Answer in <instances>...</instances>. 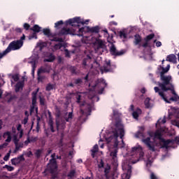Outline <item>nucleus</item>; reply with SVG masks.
I'll return each instance as SVG.
<instances>
[{
    "instance_id": "obj_1",
    "label": "nucleus",
    "mask_w": 179,
    "mask_h": 179,
    "mask_svg": "<svg viewBox=\"0 0 179 179\" xmlns=\"http://www.w3.org/2000/svg\"><path fill=\"white\" fill-rule=\"evenodd\" d=\"M162 71L160 72L161 80L162 83H155V85H158V87H155L154 90L155 93H158L160 97L166 103H171L170 101H175L179 105V96L177 95L174 90V85H173V78L171 76H164V73H167L170 71V64H167L166 67H161ZM179 108H171L169 110V119H171V117H178Z\"/></svg>"
},
{
    "instance_id": "obj_2",
    "label": "nucleus",
    "mask_w": 179,
    "mask_h": 179,
    "mask_svg": "<svg viewBox=\"0 0 179 179\" xmlns=\"http://www.w3.org/2000/svg\"><path fill=\"white\" fill-rule=\"evenodd\" d=\"M125 135V131L124 130V125L121 122H118L115 125L114 129L110 133H106V134H102L103 138H101L99 141V145H101V149L104 148V145L101 142H107L109 145L110 149L113 148V152H110V157L112 159V163L114 166H118V157H117V153H118V148L120 149L125 148V143H124V136Z\"/></svg>"
},
{
    "instance_id": "obj_3",
    "label": "nucleus",
    "mask_w": 179,
    "mask_h": 179,
    "mask_svg": "<svg viewBox=\"0 0 179 179\" xmlns=\"http://www.w3.org/2000/svg\"><path fill=\"white\" fill-rule=\"evenodd\" d=\"M90 20H83L80 19L79 17H76L73 19H70L67 21H66V25L68 26V24H70V26H72L73 27L76 26L75 29H70L66 28H62L59 34L62 36L66 35V34H73V36H83V33H86V31H97V28H92L85 26L83 27L80 28L79 24H87L89 23Z\"/></svg>"
},
{
    "instance_id": "obj_4",
    "label": "nucleus",
    "mask_w": 179,
    "mask_h": 179,
    "mask_svg": "<svg viewBox=\"0 0 179 179\" xmlns=\"http://www.w3.org/2000/svg\"><path fill=\"white\" fill-rule=\"evenodd\" d=\"M163 132H167V129H160L159 130H157L155 133L154 139H158V142L159 143H157L155 146L157 148H166V149H169V148H171L173 143H179V138L176 137L175 138V141L173 140H167L165 141L164 139L162 138V135H163Z\"/></svg>"
},
{
    "instance_id": "obj_5",
    "label": "nucleus",
    "mask_w": 179,
    "mask_h": 179,
    "mask_svg": "<svg viewBox=\"0 0 179 179\" xmlns=\"http://www.w3.org/2000/svg\"><path fill=\"white\" fill-rule=\"evenodd\" d=\"M143 131H145V127H140V131L137 132V134H136V138H142L141 141L143 142V143H145V145H146V146L149 148L150 150H152V152H155L156 150V149H155V145H156V143L150 141V138H152L153 136L149 134L150 137H147L146 138H145V136L142 132Z\"/></svg>"
},
{
    "instance_id": "obj_6",
    "label": "nucleus",
    "mask_w": 179,
    "mask_h": 179,
    "mask_svg": "<svg viewBox=\"0 0 179 179\" xmlns=\"http://www.w3.org/2000/svg\"><path fill=\"white\" fill-rule=\"evenodd\" d=\"M25 36L23 35L21 38L20 40H18L17 41H13L11 42L8 47L6 49V51L7 54L8 52H10V51H15L16 50H20V48H22L23 47V41L24 40Z\"/></svg>"
},
{
    "instance_id": "obj_7",
    "label": "nucleus",
    "mask_w": 179,
    "mask_h": 179,
    "mask_svg": "<svg viewBox=\"0 0 179 179\" xmlns=\"http://www.w3.org/2000/svg\"><path fill=\"white\" fill-rule=\"evenodd\" d=\"M131 156H134V157H137V160L135 162H133V164H135V163H137V162H139L142 157H143V150H142V147L139 145H137L132 148L131 149ZM139 157V159H138Z\"/></svg>"
},
{
    "instance_id": "obj_8",
    "label": "nucleus",
    "mask_w": 179,
    "mask_h": 179,
    "mask_svg": "<svg viewBox=\"0 0 179 179\" xmlns=\"http://www.w3.org/2000/svg\"><path fill=\"white\" fill-rule=\"evenodd\" d=\"M132 167L131 165L123 162L122 163V170L124 173L121 176V179H129L131 178V173H132Z\"/></svg>"
},
{
    "instance_id": "obj_9",
    "label": "nucleus",
    "mask_w": 179,
    "mask_h": 179,
    "mask_svg": "<svg viewBox=\"0 0 179 179\" xmlns=\"http://www.w3.org/2000/svg\"><path fill=\"white\" fill-rule=\"evenodd\" d=\"M52 159L50 160V163L48 164V167L52 174H55L57 171L58 166H57V160H55V154L51 155Z\"/></svg>"
},
{
    "instance_id": "obj_10",
    "label": "nucleus",
    "mask_w": 179,
    "mask_h": 179,
    "mask_svg": "<svg viewBox=\"0 0 179 179\" xmlns=\"http://www.w3.org/2000/svg\"><path fill=\"white\" fill-rule=\"evenodd\" d=\"M107 86V84L106 83V81L104 79L101 78L100 80H98V83L95 85V87H98V89H100L99 91H98L99 94H102L103 92L104 91V88Z\"/></svg>"
},
{
    "instance_id": "obj_11",
    "label": "nucleus",
    "mask_w": 179,
    "mask_h": 179,
    "mask_svg": "<svg viewBox=\"0 0 179 179\" xmlns=\"http://www.w3.org/2000/svg\"><path fill=\"white\" fill-rule=\"evenodd\" d=\"M134 105L130 106V108L129 109V111L130 113H132V116L135 120H138V117L142 114V110L137 108L135 110H134Z\"/></svg>"
},
{
    "instance_id": "obj_12",
    "label": "nucleus",
    "mask_w": 179,
    "mask_h": 179,
    "mask_svg": "<svg viewBox=\"0 0 179 179\" xmlns=\"http://www.w3.org/2000/svg\"><path fill=\"white\" fill-rule=\"evenodd\" d=\"M110 67H111V63L110 60H108L106 62V64L104 65L103 68H101V71L102 73H104V72H110L111 71V69H110Z\"/></svg>"
},
{
    "instance_id": "obj_13",
    "label": "nucleus",
    "mask_w": 179,
    "mask_h": 179,
    "mask_svg": "<svg viewBox=\"0 0 179 179\" xmlns=\"http://www.w3.org/2000/svg\"><path fill=\"white\" fill-rule=\"evenodd\" d=\"M110 51L112 55H122V54H124L123 51L117 52V49L115 48V46L113 44H112L110 48Z\"/></svg>"
},
{
    "instance_id": "obj_14",
    "label": "nucleus",
    "mask_w": 179,
    "mask_h": 179,
    "mask_svg": "<svg viewBox=\"0 0 179 179\" xmlns=\"http://www.w3.org/2000/svg\"><path fill=\"white\" fill-rule=\"evenodd\" d=\"M23 80L19 81L15 85V92H20L22 89H23V86H24V77H22Z\"/></svg>"
},
{
    "instance_id": "obj_15",
    "label": "nucleus",
    "mask_w": 179,
    "mask_h": 179,
    "mask_svg": "<svg viewBox=\"0 0 179 179\" xmlns=\"http://www.w3.org/2000/svg\"><path fill=\"white\" fill-rule=\"evenodd\" d=\"M3 136L6 139V143L8 144L12 141V136L9 131L4 133Z\"/></svg>"
},
{
    "instance_id": "obj_16",
    "label": "nucleus",
    "mask_w": 179,
    "mask_h": 179,
    "mask_svg": "<svg viewBox=\"0 0 179 179\" xmlns=\"http://www.w3.org/2000/svg\"><path fill=\"white\" fill-rule=\"evenodd\" d=\"M166 61H169V62H173V64H176V62H177V57L174 55H169L166 57Z\"/></svg>"
},
{
    "instance_id": "obj_17",
    "label": "nucleus",
    "mask_w": 179,
    "mask_h": 179,
    "mask_svg": "<svg viewBox=\"0 0 179 179\" xmlns=\"http://www.w3.org/2000/svg\"><path fill=\"white\" fill-rule=\"evenodd\" d=\"M55 59V56L52 54H50L49 55L46 56V58L44 59V62H53Z\"/></svg>"
},
{
    "instance_id": "obj_18",
    "label": "nucleus",
    "mask_w": 179,
    "mask_h": 179,
    "mask_svg": "<svg viewBox=\"0 0 179 179\" xmlns=\"http://www.w3.org/2000/svg\"><path fill=\"white\" fill-rule=\"evenodd\" d=\"M52 41H59L58 44H55V50H60L62 47V38H59V39H54L52 40Z\"/></svg>"
},
{
    "instance_id": "obj_19",
    "label": "nucleus",
    "mask_w": 179,
    "mask_h": 179,
    "mask_svg": "<svg viewBox=\"0 0 179 179\" xmlns=\"http://www.w3.org/2000/svg\"><path fill=\"white\" fill-rule=\"evenodd\" d=\"M36 59H34L33 61H29L28 64H31V67H32V70H31V73L33 75V76H34V71L36 70Z\"/></svg>"
},
{
    "instance_id": "obj_20",
    "label": "nucleus",
    "mask_w": 179,
    "mask_h": 179,
    "mask_svg": "<svg viewBox=\"0 0 179 179\" xmlns=\"http://www.w3.org/2000/svg\"><path fill=\"white\" fill-rule=\"evenodd\" d=\"M164 124H166V117L159 119L156 124V127L157 128H160V127H162Z\"/></svg>"
},
{
    "instance_id": "obj_21",
    "label": "nucleus",
    "mask_w": 179,
    "mask_h": 179,
    "mask_svg": "<svg viewBox=\"0 0 179 179\" xmlns=\"http://www.w3.org/2000/svg\"><path fill=\"white\" fill-rule=\"evenodd\" d=\"M144 103H145L146 108H151V107H153V105H152V103H150V99H149V98H147L145 99Z\"/></svg>"
},
{
    "instance_id": "obj_22",
    "label": "nucleus",
    "mask_w": 179,
    "mask_h": 179,
    "mask_svg": "<svg viewBox=\"0 0 179 179\" xmlns=\"http://www.w3.org/2000/svg\"><path fill=\"white\" fill-rule=\"evenodd\" d=\"M37 92H38V89L36 92L32 93V104L34 106L37 101Z\"/></svg>"
},
{
    "instance_id": "obj_23",
    "label": "nucleus",
    "mask_w": 179,
    "mask_h": 179,
    "mask_svg": "<svg viewBox=\"0 0 179 179\" xmlns=\"http://www.w3.org/2000/svg\"><path fill=\"white\" fill-rule=\"evenodd\" d=\"M21 162V158L17 157V158H14L11 159V163L13 166H16L17 164H19Z\"/></svg>"
},
{
    "instance_id": "obj_24",
    "label": "nucleus",
    "mask_w": 179,
    "mask_h": 179,
    "mask_svg": "<svg viewBox=\"0 0 179 179\" xmlns=\"http://www.w3.org/2000/svg\"><path fill=\"white\" fill-rule=\"evenodd\" d=\"M72 118H73V112H70L68 113V115H66L65 116V120L66 121L69 122L72 120Z\"/></svg>"
},
{
    "instance_id": "obj_25",
    "label": "nucleus",
    "mask_w": 179,
    "mask_h": 179,
    "mask_svg": "<svg viewBox=\"0 0 179 179\" xmlns=\"http://www.w3.org/2000/svg\"><path fill=\"white\" fill-rule=\"evenodd\" d=\"M13 142L15 145V149L17 150V149H19V145H18L19 138H17V136L16 135L13 136Z\"/></svg>"
},
{
    "instance_id": "obj_26",
    "label": "nucleus",
    "mask_w": 179,
    "mask_h": 179,
    "mask_svg": "<svg viewBox=\"0 0 179 179\" xmlns=\"http://www.w3.org/2000/svg\"><path fill=\"white\" fill-rule=\"evenodd\" d=\"M98 150H99V145L96 144L95 145H94L93 148L91 150L92 157H94V154L96 153V152H98Z\"/></svg>"
},
{
    "instance_id": "obj_27",
    "label": "nucleus",
    "mask_w": 179,
    "mask_h": 179,
    "mask_svg": "<svg viewBox=\"0 0 179 179\" xmlns=\"http://www.w3.org/2000/svg\"><path fill=\"white\" fill-rule=\"evenodd\" d=\"M57 131H61L62 129H65V124L64 123H62V124H59L58 122H57Z\"/></svg>"
},
{
    "instance_id": "obj_28",
    "label": "nucleus",
    "mask_w": 179,
    "mask_h": 179,
    "mask_svg": "<svg viewBox=\"0 0 179 179\" xmlns=\"http://www.w3.org/2000/svg\"><path fill=\"white\" fill-rule=\"evenodd\" d=\"M17 131H19V139L23 136V130H22V124H18L17 127Z\"/></svg>"
},
{
    "instance_id": "obj_29",
    "label": "nucleus",
    "mask_w": 179,
    "mask_h": 179,
    "mask_svg": "<svg viewBox=\"0 0 179 179\" xmlns=\"http://www.w3.org/2000/svg\"><path fill=\"white\" fill-rule=\"evenodd\" d=\"M32 30L35 33H40V31H41V27H40L38 25L36 24V25L34 26Z\"/></svg>"
},
{
    "instance_id": "obj_30",
    "label": "nucleus",
    "mask_w": 179,
    "mask_h": 179,
    "mask_svg": "<svg viewBox=\"0 0 179 179\" xmlns=\"http://www.w3.org/2000/svg\"><path fill=\"white\" fill-rule=\"evenodd\" d=\"M110 169L111 168L110 167V165H106V166L105 167L104 173L106 178H108V176H107V175L110 173Z\"/></svg>"
},
{
    "instance_id": "obj_31",
    "label": "nucleus",
    "mask_w": 179,
    "mask_h": 179,
    "mask_svg": "<svg viewBox=\"0 0 179 179\" xmlns=\"http://www.w3.org/2000/svg\"><path fill=\"white\" fill-rule=\"evenodd\" d=\"M43 72H50V71H47L45 69L41 68L38 71V80L40 81V73H43Z\"/></svg>"
},
{
    "instance_id": "obj_32",
    "label": "nucleus",
    "mask_w": 179,
    "mask_h": 179,
    "mask_svg": "<svg viewBox=\"0 0 179 179\" xmlns=\"http://www.w3.org/2000/svg\"><path fill=\"white\" fill-rule=\"evenodd\" d=\"M142 39L141 38V36L139 35H136L135 36V41H134V43L136 44V45H138V44H139L140 41H141Z\"/></svg>"
},
{
    "instance_id": "obj_33",
    "label": "nucleus",
    "mask_w": 179,
    "mask_h": 179,
    "mask_svg": "<svg viewBox=\"0 0 179 179\" xmlns=\"http://www.w3.org/2000/svg\"><path fill=\"white\" fill-rule=\"evenodd\" d=\"M53 89H55V85L52 84H48L46 87V90L50 92V90H53Z\"/></svg>"
},
{
    "instance_id": "obj_34",
    "label": "nucleus",
    "mask_w": 179,
    "mask_h": 179,
    "mask_svg": "<svg viewBox=\"0 0 179 179\" xmlns=\"http://www.w3.org/2000/svg\"><path fill=\"white\" fill-rule=\"evenodd\" d=\"M119 34H120V38H124V39L127 38V34L125 33V31H120L119 32Z\"/></svg>"
},
{
    "instance_id": "obj_35",
    "label": "nucleus",
    "mask_w": 179,
    "mask_h": 179,
    "mask_svg": "<svg viewBox=\"0 0 179 179\" xmlns=\"http://www.w3.org/2000/svg\"><path fill=\"white\" fill-rule=\"evenodd\" d=\"M3 169H6L8 171H13V170H15V168H13V166L9 165H5L4 166H3Z\"/></svg>"
},
{
    "instance_id": "obj_36",
    "label": "nucleus",
    "mask_w": 179,
    "mask_h": 179,
    "mask_svg": "<svg viewBox=\"0 0 179 179\" xmlns=\"http://www.w3.org/2000/svg\"><path fill=\"white\" fill-rule=\"evenodd\" d=\"M11 151L10 150L3 157L4 162H8L9 160V157H10Z\"/></svg>"
},
{
    "instance_id": "obj_37",
    "label": "nucleus",
    "mask_w": 179,
    "mask_h": 179,
    "mask_svg": "<svg viewBox=\"0 0 179 179\" xmlns=\"http://www.w3.org/2000/svg\"><path fill=\"white\" fill-rule=\"evenodd\" d=\"M154 37H155V34H151L147 36V37L145 38V41H149V40H152V38H153Z\"/></svg>"
},
{
    "instance_id": "obj_38",
    "label": "nucleus",
    "mask_w": 179,
    "mask_h": 179,
    "mask_svg": "<svg viewBox=\"0 0 179 179\" xmlns=\"http://www.w3.org/2000/svg\"><path fill=\"white\" fill-rule=\"evenodd\" d=\"M80 94H82V93H80V92H78L76 94V97L77 99V103H80V97H82V96Z\"/></svg>"
},
{
    "instance_id": "obj_39",
    "label": "nucleus",
    "mask_w": 179,
    "mask_h": 179,
    "mask_svg": "<svg viewBox=\"0 0 179 179\" xmlns=\"http://www.w3.org/2000/svg\"><path fill=\"white\" fill-rule=\"evenodd\" d=\"M19 75L18 74H15L14 76H13L12 78L13 79L14 82H17L19 80Z\"/></svg>"
},
{
    "instance_id": "obj_40",
    "label": "nucleus",
    "mask_w": 179,
    "mask_h": 179,
    "mask_svg": "<svg viewBox=\"0 0 179 179\" xmlns=\"http://www.w3.org/2000/svg\"><path fill=\"white\" fill-rule=\"evenodd\" d=\"M64 22L62 20H60L55 24V27H59L61 24H63Z\"/></svg>"
},
{
    "instance_id": "obj_41",
    "label": "nucleus",
    "mask_w": 179,
    "mask_h": 179,
    "mask_svg": "<svg viewBox=\"0 0 179 179\" xmlns=\"http://www.w3.org/2000/svg\"><path fill=\"white\" fill-rule=\"evenodd\" d=\"M6 54H8L6 50H4L2 52H0V59H2V58H3V57H5V55H6Z\"/></svg>"
},
{
    "instance_id": "obj_42",
    "label": "nucleus",
    "mask_w": 179,
    "mask_h": 179,
    "mask_svg": "<svg viewBox=\"0 0 179 179\" xmlns=\"http://www.w3.org/2000/svg\"><path fill=\"white\" fill-rule=\"evenodd\" d=\"M43 34H45V36H50V29H43Z\"/></svg>"
},
{
    "instance_id": "obj_43",
    "label": "nucleus",
    "mask_w": 179,
    "mask_h": 179,
    "mask_svg": "<svg viewBox=\"0 0 179 179\" xmlns=\"http://www.w3.org/2000/svg\"><path fill=\"white\" fill-rule=\"evenodd\" d=\"M99 48H101L103 47V41H96Z\"/></svg>"
},
{
    "instance_id": "obj_44",
    "label": "nucleus",
    "mask_w": 179,
    "mask_h": 179,
    "mask_svg": "<svg viewBox=\"0 0 179 179\" xmlns=\"http://www.w3.org/2000/svg\"><path fill=\"white\" fill-rule=\"evenodd\" d=\"M6 146H8V143H4L3 144L0 145V150H2L3 148H6Z\"/></svg>"
},
{
    "instance_id": "obj_45",
    "label": "nucleus",
    "mask_w": 179,
    "mask_h": 179,
    "mask_svg": "<svg viewBox=\"0 0 179 179\" xmlns=\"http://www.w3.org/2000/svg\"><path fill=\"white\" fill-rule=\"evenodd\" d=\"M75 170H72L70 171V173H69V177H73V176H75Z\"/></svg>"
},
{
    "instance_id": "obj_46",
    "label": "nucleus",
    "mask_w": 179,
    "mask_h": 179,
    "mask_svg": "<svg viewBox=\"0 0 179 179\" xmlns=\"http://www.w3.org/2000/svg\"><path fill=\"white\" fill-rule=\"evenodd\" d=\"M29 27H30V25L29 24L27 23L24 24V29H25V30H29Z\"/></svg>"
},
{
    "instance_id": "obj_47",
    "label": "nucleus",
    "mask_w": 179,
    "mask_h": 179,
    "mask_svg": "<svg viewBox=\"0 0 179 179\" xmlns=\"http://www.w3.org/2000/svg\"><path fill=\"white\" fill-rule=\"evenodd\" d=\"M98 167H99V169H101V167H104V163L103 162V160H101L100 163L98 165Z\"/></svg>"
},
{
    "instance_id": "obj_48",
    "label": "nucleus",
    "mask_w": 179,
    "mask_h": 179,
    "mask_svg": "<svg viewBox=\"0 0 179 179\" xmlns=\"http://www.w3.org/2000/svg\"><path fill=\"white\" fill-rule=\"evenodd\" d=\"M41 155V150H38L36 152V155L37 156V157H40V155Z\"/></svg>"
},
{
    "instance_id": "obj_49",
    "label": "nucleus",
    "mask_w": 179,
    "mask_h": 179,
    "mask_svg": "<svg viewBox=\"0 0 179 179\" xmlns=\"http://www.w3.org/2000/svg\"><path fill=\"white\" fill-rule=\"evenodd\" d=\"M50 129L52 132H54V127H52V121H50Z\"/></svg>"
},
{
    "instance_id": "obj_50",
    "label": "nucleus",
    "mask_w": 179,
    "mask_h": 179,
    "mask_svg": "<svg viewBox=\"0 0 179 179\" xmlns=\"http://www.w3.org/2000/svg\"><path fill=\"white\" fill-rule=\"evenodd\" d=\"M33 38H37V35H36V34H34L33 36H29V40H31Z\"/></svg>"
},
{
    "instance_id": "obj_51",
    "label": "nucleus",
    "mask_w": 179,
    "mask_h": 179,
    "mask_svg": "<svg viewBox=\"0 0 179 179\" xmlns=\"http://www.w3.org/2000/svg\"><path fill=\"white\" fill-rule=\"evenodd\" d=\"M110 26H117V23L116 22L112 21L109 23Z\"/></svg>"
},
{
    "instance_id": "obj_52",
    "label": "nucleus",
    "mask_w": 179,
    "mask_h": 179,
    "mask_svg": "<svg viewBox=\"0 0 179 179\" xmlns=\"http://www.w3.org/2000/svg\"><path fill=\"white\" fill-rule=\"evenodd\" d=\"M150 178L151 179H157V177L156 176H155V173H151Z\"/></svg>"
},
{
    "instance_id": "obj_53",
    "label": "nucleus",
    "mask_w": 179,
    "mask_h": 179,
    "mask_svg": "<svg viewBox=\"0 0 179 179\" xmlns=\"http://www.w3.org/2000/svg\"><path fill=\"white\" fill-rule=\"evenodd\" d=\"M147 166H151L152 165V161H150V158L147 161L146 163Z\"/></svg>"
},
{
    "instance_id": "obj_54",
    "label": "nucleus",
    "mask_w": 179,
    "mask_h": 179,
    "mask_svg": "<svg viewBox=\"0 0 179 179\" xmlns=\"http://www.w3.org/2000/svg\"><path fill=\"white\" fill-rule=\"evenodd\" d=\"M156 47H162V42L157 41L156 43Z\"/></svg>"
},
{
    "instance_id": "obj_55",
    "label": "nucleus",
    "mask_w": 179,
    "mask_h": 179,
    "mask_svg": "<svg viewBox=\"0 0 179 179\" xmlns=\"http://www.w3.org/2000/svg\"><path fill=\"white\" fill-rule=\"evenodd\" d=\"M112 38H113V37L108 36V43H110L111 44H113Z\"/></svg>"
},
{
    "instance_id": "obj_56",
    "label": "nucleus",
    "mask_w": 179,
    "mask_h": 179,
    "mask_svg": "<svg viewBox=\"0 0 179 179\" xmlns=\"http://www.w3.org/2000/svg\"><path fill=\"white\" fill-rule=\"evenodd\" d=\"M15 31H17V33H22V29L17 28V29H15Z\"/></svg>"
},
{
    "instance_id": "obj_57",
    "label": "nucleus",
    "mask_w": 179,
    "mask_h": 179,
    "mask_svg": "<svg viewBox=\"0 0 179 179\" xmlns=\"http://www.w3.org/2000/svg\"><path fill=\"white\" fill-rule=\"evenodd\" d=\"M40 103L42 106H44V99H43L42 98H40Z\"/></svg>"
},
{
    "instance_id": "obj_58",
    "label": "nucleus",
    "mask_w": 179,
    "mask_h": 179,
    "mask_svg": "<svg viewBox=\"0 0 179 179\" xmlns=\"http://www.w3.org/2000/svg\"><path fill=\"white\" fill-rule=\"evenodd\" d=\"M66 51V57H69V52H68V50H65Z\"/></svg>"
},
{
    "instance_id": "obj_59",
    "label": "nucleus",
    "mask_w": 179,
    "mask_h": 179,
    "mask_svg": "<svg viewBox=\"0 0 179 179\" xmlns=\"http://www.w3.org/2000/svg\"><path fill=\"white\" fill-rule=\"evenodd\" d=\"M146 92V90H145V88H143L142 90H141V93H143V94H145Z\"/></svg>"
},
{
    "instance_id": "obj_60",
    "label": "nucleus",
    "mask_w": 179,
    "mask_h": 179,
    "mask_svg": "<svg viewBox=\"0 0 179 179\" xmlns=\"http://www.w3.org/2000/svg\"><path fill=\"white\" fill-rule=\"evenodd\" d=\"M104 33H105V36H108V31L106 29V30H103Z\"/></svg>"
},
{
    "instance_id": "obj_61",
    "label": "nucleus",
    "mask_w": 179,
    "mask_h": 179,
    "mask_svg": "<svg viewBox=\"0 0 179 179\" xmlns=\"http://www.w3.org/2000/svg\"><path fill=\"white\" fill-rule=\"evenodd\" d=\"M80 82H82V80L78 79V80H76V83H80Z\"/></svg>"
},
{
    "instance_id": "obj_62",
    "label": "nucleus",
    "mask_w": 179,
    "mask_h": 179,
    "mask_svg": "<svg viewBox=\"0 0 179 179\" xmlns=\"http://www.w3.org/2000/svg\"><path fill=\"white\" fill-rule=\"evenodd\" d=\"M58 61H59V62H61L62 61V58H61V57H58Z\"/></svg>"
},
{
    "instance_id": "obj_63",
    "label": "nucleus",
    "mask_w": 179,
    "mask_h": 179,
    "mask_svg": "<svg viewBox=\"0 0 179 179\" xmlns=\"http://www.w3.org/2000/svg\"><path fill=\"white\" fill-rule=\"evenodd\" d=\"M73 151H71V152H69V156H73Z\"/></svg>"
},
{
    "instance_id": "obj_64",
    "label": "nucleus",
    "mask_w": 179,
    "mask_h": 179,
    "mask_svg": "<svg viewBox=\"0 0 179 179\" xmlns=\"http://www.w3.org/2000/svg\"><path fill=\"white\" fill-rule=\"evenodd\" d=\"M24 124H27V119H24Z\"/></svg>"
}]
</instances>
